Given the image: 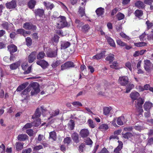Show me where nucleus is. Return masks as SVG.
Wrapping results in <instances>:
<instances>
[{
    "mask_svg": "<svg viewBox=\"0 0 153 153\" xmlns=\"http://www.w3.org/2000/svg\"><path fill=\"white\" fill-rule=\"evenodd\" d=\"M89 131L86 129H82L80 133V136L82 137H86L89 135Z\"/></svg>",
    "mask_w": 153,
    "mask_h": 153,
    "instance_id": "nucleus-22",
    "label": "nucleus"
},
{
    "mask_svg": "<svg viewBox=\"0 0 153 153\" xmlns=\"http://www.w3.org/2000/svg\"><path fill=\"white\" fill-rule=\"evenodd\" d=\"M144 3L150 6V9L151 10H153V0H144Z\"/></svg>",
    "mask_w": 153,
    "mask_h": 153,
    "instance_id": "nucleus-35",
    "label": "nucleus"
},
{
    "mask_svg": "<svg viewBox=\"0 0 153 153\" xmlns=\"http://www.w3.org/2000/svg\"><path fill=\"white\" fill-rule=\"evenodd\" d=\"M152 106V103L150 102H146L143 105V108L146 111H149Z\"/></svg>",
    "mask_w": 153,
    "mask_h": 153,
    "instance_id": "nucleus-20",
    "label": "nucleus"
},
{
    "mask_svg": "<svg viewBox=\"0 0 153 153\" xmlns=\"http://www.w3.org/2000/svg\"><path fill=\"white\" fill-rule=\"evenodd\" d=\"M152 64V62L149 60H144V68L146 71L149 72L150 71Z\"/></svg>",
    "mask_w": 153,
    "mask_h": 153,
    "instance_id": "nucleus-12",
    "label": "nucleus"
},
{
    "mask_svg": "<svg viewBox=\"0 0 153 153\" xmlns=\"http://www.w3.org/2000/svg\"><path fill=\"white\" fill-rule=\"evenodd\" d=\"M126 120L124 116H121L117 118V123L118 125L120 126H122L126 122Z\"/></svg>",
    "mask_w": 153,
    "mask_h": 153,
    "instance_id": "nucleus-16",
    "label": "nucleus"
},
{
    "mask_svg": "<svg viewBox=\"0 0 153 153\" xmlns=\"http://www.w3.org/2000/svg\"><path fill=\"white\" fill-rule=\"evenodd\" d=\"M9 24L7 22H5L1 25L3 28L6 30H8L9 29Z\"/></svg>",
    "mask_w": 153,
    "mask_h": 153,
    "instance_id": "nucleus-49",
    "label": "nucleus"
},
{
    "mask_svg": "<svg viewBox=\"0 0 153 153\" xmlns=\"http://www.w3.org/2000/svg\"><path fill=\"white\" fill-rule=\"evenodd\" d=\"M45 138L44 136L41 134H39L37 139L35 138L36 142L39 143L42 140Z\"/></svg>",
    "mask_w": 153,
    "mask_h": 153,
    "instance_id": "nucleus-54",
    "label": "nucleus"
},
{
    "mask_svg": "<svg viewBox=\"0 0 153 153\" xmlns=\"http://www.w3.org/2000/svg\"><path fill=\"white\" fill-rule=\"evenodd\" d=\"M148 143L147 144L149 145H151L153 144V137L148 138L147 139Z\"/></svg>",
    "mask_w": 153,
    "mask_h": 153,
    "instance_id": "nucleus-64",
    "label": "nucleus"
},
{
    "mask_svg": "<svg viewBox=\"0 0 153 153\" xmlns=\"http://www.w3.org/2000/svg\"><path fill=\"white\" fill-rule=\"evenodd\" d=\"M127 85V86L126 88V93H128L134 87V85L133 84L130 83L128 84Z\"/></svg>",
    "mask_w": 153,
    "mask_h": 153,
    "instance_id": "nucleus-42",
    "label": "nucleus"
},
{
    "mask_svg": "<svg viewBox=\"0 0 153 153\" xmlns=\"http://www.w3.org/2000/svg\"><path fill=\"white\" fill-rule=\"evenodd\" d=\"M112 110V108L111 107H105L103 109V114L106 116H108Z\"/></svg>",
    "mask_w": 153,
    "mask_h": 153,
    "instance_id": "nucleus-28",
    "label": "nucleus"
},
{
    "mask_svg": "<svg viewBox=\"0 0 153 153\" xmlns=\"http://www.w3.org/2000/svg\"><path fill=\"white\" fill-rule=\"evenodd\" d=\"M26 44L28 46H31L32 44V40L29 37H27L26 39Z\"/></svg>",
    "mask_w": 153,
    "mask_h": 153,
    "instance_id": "nucleus-47",
    "label": "nucleus"
},
{
    "mask_svg": "<svg viewBox=\"0 0 153 153\" xmlns=\"http://www.w3.org/2000/svg\"><path fill=\"white\" fill-rule=\"evenodd\" d=\"M71 44L69 42L62 41L61 42V49H65L68 48L70 45Z\"/></svg>",
    "mask_w": 153,
    "mask_h": 153,
    "instance_id": "nucleus-21",
    "label": "nucleus"
},
{
    "mask_svg": "<svg viewBox=\"0 0 153 153\" xmlns=\"http://www.w3.org/2000/svg\"><path fill=\"white\" fill-rule=\"evenodd\" d=\"M75 123L74 121L73 120H71L68 123V127L70 130H73L74 127Z\"/></svg>",
    "mask_w": 153,
    "mask_h": 153,
    "instance_id": "nucleus-43",
    "label": "nucleus"
},
{
    "mask_svg": "<svg viewBox=\"0 0 153 153\" xmlns=\"http://www.w3.org/2000/svg\"><path fill=\"white\" fill-rule=\"evenodd\" d=\"M35 17L38 16L40 18H43L45 16V11L42 9L38 8L36 9L34 11Z\"/></svg>",
    "mask_w": 153,
    "mask_h": 153,
    "instance_id": "nucleus-8",
    "label": "nucleus"
},
{
    "mask_svg": "<svg viewBox=\"0 0 153 153\" xmlns=\"http://www.w3.org/2000/svg\"><path fill=\"white\" fill-rule=\"evenodd\" d=\"M30 90L29 84L28 86L22 92L21 94L23 95H27L29 94Z\"/></svg>",
    "mask_w": 153,
    "mask_h": 153,
    "instance_id": "nucleus-41",
    "label": "nucleus"
},
{
    "mask_svg": "<svg viewBox=\"0 0 153 153\" xmlns=\"http://www.w3.org/2000/svg\"><path fill=\"white\" fill-rule=\"evenodd\" d=\"M36 63L43 69L47 68L49 65L48 62L44 59L38 60Z\"/></svg>",
    "mask_w": 153,
    "mask_h": 153,
    "instance_id": "nucleus-11",
    "label": "nucleus"
},
{
    "mask_svg": "<svg viewBox=\"0 0 153 153\" xmlns=\"http://www.w3.org/2000/svg\"><path fill=\"white\" fill-rule=\"evenodd\" d=\"M105 51H102L100 53L92 57V59L97 60L100 59H101L103 57L105 56Z\"/></svg>",
    "mask_w": 153,
    "mask_h": 153,
    "instance_id": "nucleus-19",
    "label": "nucleus"
},
{
    "mask_svg": "<svg viewBox=\"0 0 153 153\" xmlns=\"http://www.w3.org/2000/svg\"><path fill=\"white\" fill-rule=\"evenodd\" d=\"M116 17L118 20H121L124 19L125 15L119 12L117 14Z\"/></svg>",
    "mask_w": 153,
    "mask_h": 153,
    "instance_id": "nucleus-44",
    "label": "nucleus"
},
{
    "mask_svg": "<svg viewBox=\"0 0 153 153\" xmlns=\"http://www.w3.org/2000/svg\"><path fill=\"white\" fill-rule=\"evenodd\" d=\"M49 138L54 141H56L57 138L56 132L55 131H53L50 132Z\"/></svg>",
    "mask_w": 153,
    "mask_h": 153,
    "instance_id": "nucleus-36",
    "label": "nucleus"
},
{
    "mask_svg": "<svg viewBox=\"0 0 153 153\" xmlns=\"http://www.w3.org/2000/svg\"><path fill=\"white\" fill-rule=\"evenodd\" d=\"M146 24L147 26V28L148 29H149L153 26V23L150 22L149 20H148L146 22Z\"/></svg>",
    "mask_w": 153,
    "mask_h": 153,
    "instance_id": "nucleus-57",
    "label": "nucleus"
},
{
    "mask_svg": "<svg viewBox=\"0 0 153 153\" xmlns=\"http://www.w3.org/2000/svg\"><path fill=\"white\" fill-rule=\"evenodd\" d=\"M109 128L107 124H102L100 125L99 129L102 131H105Z\"/></svg>",
    "mask_w": 153,
    "mask_h": 153,
    "instance_id": "nucleus-32",
    "label": "nucleus"
},
{
    "mask_svg": "<svg viewBox=\"0 0 153 153\" xmlns=\"http://www.w3.org/2000/svg\"><path fill=\"white\" fill-rule=\"evenodd\" d=\"M85 7H80L79 8L78 12L81 17L85 16Z\"/></svg>",
    "mask_w": 153,
    "mask_h": 153,
    "instance_id": "nucleus-38",
    "label": "nucleus"
},
{
    "mask_svg": "<svg viewBox=\"0 0 153 153\" xmlns=\"http://www.w3.org/2000/svg\"><path fill=\"white\" fill-rule=\"evenodd\" d=\"M58 49L53 51L51 49L49 50L46 53L47 56L50 58L55 57L57 56V51Z\"/></svg>",
    "mask_w": 153,
    "mask_h": 153,
    "instance_id": "nucleus-10",
    "label": "nucleus"
},
{
    "mask_svg": "<svg viewBox=\"0 0 153 153\" xmlns=\"http://www.w3.org/2000/svg\"><path fill=\"white\" fill-rule=\"evenodd\" d=\"M32 152L31 148H29L23 149L22 151V153H30Z\"/></svg>",
    "mask_w": 153,
    "mask_h": 153,
    "instance_id": "nucleus-62",
    "label": "nucleus"
},
{
    "mask_svg": "<svg viewBox=\"0 0 153 153\" xmlns=\"http://www.w3.org/2000/svg\"><path fill=\"white\" fill-rule=\"evenodd\" d=\"M133 136L132 134L129 132H127L125 134H123V137L126 139H128Z\"/></svg>",
    "mask_w": 153,
    "mask_h": 153,
    "instance_id": "nucleus-45",
    "label": "nucleus"
},
{
    "mask_svg": "<svg viewBox=\"0 0 153 153\" xmlns=\"http://www.w3.org/2000/svg\"><path fill=\"white\" fill-rule=\"evenodd\" d=\"M75 66L74 63L71 61H67L61 66V70H64L68 69L70 68H74Z\"/></svg>",
    "mask_w": 153,
    "mask_h": 153,
    "instance_id": "nucleus-5",
    "label": "nucleus"
},
{
    "mask_svg": "<svg viewBox=\"0 0 153 153\" xmlns=\"http://www.w3.org/2000/svg\"><path fill=\"white\" fill-rule=\"evenodd\" d=\"M116 42L117 44L120 46L124 47L126 45V43L123 42L119 39L117 40Z\"/></svg>",
    "mask_w": 153,
    "mask_h": 153,
    "instance_id": "nucleus-51",
    "label": "nucleus"
},
{
    "mask_svg": "<svg viewBox=\"0 0 153 153\" xmlns=\"http://www.w3.org/2000/svg\"><path fill=\"white\" fill-rule=\"evenodd\" d=\"M33 126V123H28L25 125L23 127V129H26L31 128Z\"/></svg>",
    "mask_w": 153,
    "mask_h": 153,
    "instance_id": "nucleus-56",
    "label": "nucleus"
},
{
    "mask_svg": "<svg viewBox=\"0 0 153 153\" xmlns=\"http://www.w3.org/2000/svg\"><path fill=\"white\" fill-rule=\"evenodd\" d=\"M117 64L118 63L116 61H114L112 64L110 65V67L111 68L117 69H118Z\"/></svg>",
    "mask_w": 153,
    "mask_h": 153,
    "instance_id": "nucleus-52",
    "label": "nucleus"
},
{
    "mask_svg": "<svg viewBox=\"0 0 153 153\" xmlns=\"http://www.w3.org/2000/svg\"><path fill=\"white\" fill-rule=\"evenodd\" d=\"M123 147V143L121 142L120 144L114 149L113 153H122L121 150Z\"/></svg>",
    "mask_w": 153,
    "mask_h": 153,
    "instance_id": "nucleus-29",
    "label": "nucleus"
},
{
    "mask_svg": "<svg viewBox=\"0 0 153 153\" xmlns=\"http://www.w3.org/2000/svg\"><path fill=\"white\" fill-rule=\"evenodd\" d=\"M71 137L74 142L78 143L79 142L78 134L76 133H74L71 135Z\"/></svg>",
    "mask_w": 153,
    "mask_h": 153,
    "instance_id": "nucleus-27",
    "label": "nucleus"
},
{
    "mask_svg": "<svg viewBox=\"0 0 153 153\" xmlns=\"http://www.w3.org/2000/svg\"><path fill=\"white\" fill-rule=\"evenodd\" d=\"M125 66L127 67L131 71H132V68H131V63L130 62H128L126 63Z\"/></svg>",
    "mask_w": 153,
    "mask_h": 153,
    "instance_id": "nucleus-60",
    "label": "nucleus"
},
{
    "mask_svg": "<svg viewBox=\"0 0 153 153\" xmlns=\"http://www.w3.org/2000/svg\"><path fill=\"white\" fill-rule=\"evenodd\" d=\"M21 67L22 69L25 71L23 73V74H28L31 72V66H29L27 70L28 67L27 63H22L21 65Z\"/></svg>",
    "mask_w": 153,
    "mask_h": 153,
    "instance_id": "nucleus-9",
    "label": "nucleus"
},
{
    "mask_svg": "<svg viewBox=\"0 0 153 153\" xmlns=\"http://www.w3.org/2000/svg\"><path fill=\"white\" fill-rule=\"evenodd\" d=\"M36 52H32L28 56V59L29 63L33 62L36 59Z\"/></svg>",
    "mask_w": 153,
    "mask_h": 153,
    "instance_id": "nucleus-17",
    "label": "nucleus"
},
{
    "mask_svg": "<svg viewBox=\"0 0 153 153\" xmlns=\"http://www.w3.org/2000/svg\"><path fill=\"white\" fill-rule=\"evenodd\" d=\"M134 14L136 17L140 19L143 15V12L141 10L137 9L135 11Z\"/></svg>",
    "mask_w": 153,
    "mask_h": 153,
    "instance_id": "nucleus-24",
    "label": "nucleus"
},
{
    "mask_svg": "<svg viewBox=\"0 0 153 153\" xmlns=\"http://www.w3.org/2000/svg\"><path fill=\"white\" fill-rule=\"evenodd\" d=\"M59 110L57 109L55 111H53L52 112V114H51V116L49 118V119L50 118H51L53 117L56 116L59 114Z\"/></svg>",
    "mask_w": 153,
    "mask_h": 153,
    "instance_id": "nucleus-46",
    "label": "nucleus"
},
{
    "mask_svg": "<svg viewBox=\"0 0 153 153\" xmlns=\"http://www.w3.org/2000/svg\"><path fill=\"white\" fill-rule=\"evenodd\" d=\"M106 39L108 44L111 47H116V45L114 40L109 36H107Z\"/></svg>",
    "mask_w": 153,
    "mask_h": 153,
    "instance_id": "nucleus-25",
    "label": "nucleus"
},
{
    "mask_svg": "<svg viewBox=\"0 0 153 153\" xmlns=\"http://www.w3.org/2000/svg\"><path fill=\"white\" fill-rule=\"evenodd\" d=\"M132 100L134 102V104L136 107L142 106L144 101V99L140 96H131Z\"/></svg>",
    "mask_w": 153,
    "mask_h": 153,
    "instance_id": "nucleus-3",
    "label": "nucleus"
},
{
    "mask_svg": "<svg viewBox=\"0 0 153 153\" xmlns=\"http://www.w3.org/2000/svg\"><path fill=\"white\" fill-rule=\"evenodd\" d=\"M88 123L89 126L90 127L92 128H94L95 127V125L92 120L90 119H89L88 120Z\"/></svg>",
    "mask_w": 153,
    "mask_h": 153,
    "instance_id": "nucleus-53",
    "label": "nucleus"
},
{
    "mask_svg": "<svg viewBox=\"0 0 153 153\" xmlns=\"http://www.w3.org/2000/svg\"><path fill=\"white\" fill-rule=\"evenodd\" d=\"M90 28V27L88 24H85L83 25L82 27V31L85 33H87L88 30Z\"/></svg>",
    "mask_w": 153,
    "mask_h": 153,
    "instance_id": "nucleus-39",
    "label": "nucleus"
},
{
    "mask_svg": "<svg viewBox=\"0 0 153 153\" xmlns=\"http://www.w3.org/2000/svg\"><path fill=\"white\" fill-rule=\"evenodd\" d=\"M31 89V96L37 95L40 91V85L39 83L35 82L30 84Z\"/></svg>",
    "mask_w": 153,
    "mask_h": 153,
    "instance_id": "nucleus-1",
    "label": "nucleus"
},
{
    "mask_svg": "<svg viewBox=\"0 0 153 153\" xmlns=\"http://www.w3.org/2000/svg\"><path fill=\"white\" fill-rule=\"evenodd\" d=\"M5 147L4 144H2L0 146V153H5Z\"/></svg>",
    "mask_w": 153,
    "mask_h": 153,
    "instance_id": "nucleus-58",
    "label": "nucleus"
},
{
    "mask_svg": "<svg viewBox=\"0 0 153 153\" xmlns=\"http://www.w3.org/2000/svg\"><path fill=\"white\" fill-rule=\"evenodd\" d=\"M43 4L45 7L46 9L48 10L50 9L51 10L54 7L53 4L51 3L48 1H44L43 2Z\"/></svg>",
    "mask_w": 153,
    "mask_h": 153,
    "instance_id": "nucleus-18",
    "label": "nucleus"
},
{
    "mask_svg": "<svg viewBox=\"0 0 153 153\" xmlns=\"http://www.w3.org/2000/svg\"><path fill=\"white\" fill-rule=\"evenodd\" d=\"M26 133L30 136H32L33 134V131L32 129H28L26 131Z\"/></svg>",
    "mask_w": 153,
    "mask_h": 153,
    "instance_id": "nucleus-63",
    "label": "nucleus"
},
{
    "mask_svg": "<svg viewBox=\"0 0 153 153\" xmlns=\"http://www.w3.org/2000/svg\"><path fill=\"white\" fill-rule=\"evenodd\" d=\"M104 9L101 7L98 8L96 10V12L98 16L102 15L104 14Z\"/></svg>",
    "mask_w": 153,
    "mask_h": 153,
    "instance_id": "nucleus-34",
    "label": "nucleus"
},
{
    "mask_svg": "<svg viewBox=\"0 0 153 153\" xmlns=\"http://www.w3.org/2000/svg\"><path fill=\"white\" fill-rule=\"evenodd\" d=\"M114 59V55L111 53L108 54L105 58V60L109 62V63L112 62Z\"/></svg>",
    "mask_w": 153,
    "mask_h": 153,
    "instance_id": "nucleus-26",
    "label": "nucleus"
},
{
    "mask_svg": "<svg viewBox=\"0 0 153 153\" xmlns=\"http://www.w3.org/2000/svg\"><path fill=\"white\" fill-rule=\"evenodd\" d=\"M23 27L27 30H34L36 29V27L35 25L29 22H25L23 25Z\"/></svg>",
    "mask_w": 153,
    "mask_h": 153,
    "instance_id": "nucleus-7",
    "label": "nucleus"
},
{
    "mask_svg": "<svg viewBox=\"0 0 153 153\" xmlns=\"http://www.w3.org/2000/svg\"><path fill=\"white\" fill-rule=\"evenodd\" d=\"M71 141V138L70 137H67L64 139V143H67L68 144H69Z\"/></svg>",
    "mask_w": 153,
    "mask_h": 153,
    "instance_id": "nucleus-59",
    "label": "nucleus"
},
{
    "mask_svg": "<svg viewBox=\"0 0 153 153\" xmlns=\"http://www.w3.org/2000/svg\"><path fill=\"white\" fill-rule=\"evenodd\" d=\"M58 20L56 23L57 28L61 29L68 26V23L66 20L65 17L60 16L58 18Z\"/></svg>",
    "mask_w": 153,
    "mask_h": 153,
    "instance_id": "nucleus-2",
    "label": "nucleus"
},
{
    "mask_svg": "<svg viewBox=\"0 0 153 153\" xmlns=\"http://www.w3.org/2000/svg\"><path fill=\"white\" fill-rule=\"evenodd\" d=\"M72 104L74 106L78 107L82 106V104L79 101H75L72 103Z\"/></svg>",
    "mask_w": 153,
    "mask_h": 153,
    "instance_id": "nucleus-55",
    "label": "nucleus"
},
{
    "mask_svg": "<svg viewBox=\"0 0 153 153\" xmlns=\"http://www.w3.org/2000/svg\"><path fill=\"white\" fill-rule=\"evenodd\" d=\"M19 66V65L18 62H15L10 65V68L12 70H16Z\"/></svg>",
    "mask_w": 153,
    "mask_h": 153,
    "instance_id": "nucleus-40",
    "label": "nucleus"
},
{
    "mask_svg": "<svg viewBox=\"0 0 153 153\" xmlns=\"http://www.w3.org/2000/svg\"><path fill=\"white\" fill-rule=\"evenodd\" d=\"M120 35L122 37L128 40H129L130 39V37L126 35L125 33H123V32H121L120 33Z\"/></svg>",
    "mask_w": 153,
    "mask_h": 153,
    "instance_id": "nucleus-61",
    "label": "nucleus"
},
{
    "mask_svg": "<svg viewBox=\"0 0 153 153\" xmlns=\"http://www.w3.org/2000/svg\"><path fill=\"white\" fill-rule=\"evenodd\" d=\"M32 123L33 126H37L41 124V120L40 119H37L36 120H34V121Z\"/></svg>",
    "mask_w": 153,
    "mask_h": 153,
    "instance_id": "nucleus-50",
    "label": "nucleus"
},
{
    "mask_svg": "<svg viewBox=\"0 0 153 153\" xmlns=\"http://www.w3.org/2000/svg\"><path fill=\"white\" fill-rule=\"evenodd\" d=\"M5 6L7 8L14 9L16 7V2L14 0H12L10 2L6 3Z\"/></svg>",
    "mask_w": 153,
    "mask_h": 153,
    "instance_id": "nucleus-14",
    "label": "nucleus"
},
{
    "mask_svg": "<svg viewBox=\"0 0 153 153\" xmlns=\"http://www.w3.org/2000/svg\"><path fill=\"white\" fill-rule=\"evenodd\" d=\"M36 4L35 0H30L28 3L27 5L29 8L32 9L34 8Z\"/></svg>",
    "mask_w": 153,
    "mask_h": 153,
    "instance_id": "nucleus-31",
    "label": "nucleus"
},
{
    "mask_svg": "<svg viewBox=\"0 0 153 153\" xmlns=\"http://www.w3.org/2000/svg\"><path fill=\"white\" fill-rule=\"evenodd\" d=\"M28 85L29 83L27 82L24 83L18 87L16 91H20L24 89Z\"/></svg>",
    "mask_w": 153,
    "mask_h": 153,
    "instance_id": "nucleus-23",
    "label": "nucleus"
},
{
    "mask_svg": "<svg viewBox=\"0 0 153 153\" xmlns=\"http://www.w3.org/2000/svg\"><path fill=\"white\" fill-rule=\"evenodd\" d=\"M28 136L26 134H20L18 135L17 139L19 141H25L27 139Z\"/></svg>",
    "mask_w": 153,
    "mask_h": 153,
    "instance_id": "nucleus-30",
    "label": "nucleus"
},
{
    "mask_svg": "<svg viewBox=\"0 0 153 153\" xmlns=\"http://www.w3.org/2000/svg\"><path fill=\"white\" fill-rule=\"evenodd\" d=\"M45 111V109L44 108V107L41 106L38 107L36 110L35 113L33 115L32 118L34 119L39 117L41 114V111L43 112Z\"/></svg>",
    "mask_w": 153,
    "mask_h": 153,
    "instance_id": "nucleus-6",
    "label": "nucleus"
},
{
    "mask_svg": "<svg viewBox=\"0 0 153 153\" xmlns=\"http://www.w3.org/2000/svg\"><path fill=\"white\" fill-rule=\"evenodd\" d=\"M60 60H56L55 62H53L51 65L52 67L53 68H56L57 66L59 65L60 64Z\"/></svg>",
    "mask_w": 153,
    "mask_h": 153,
    "instance_id": "nucleus-48",
    "label": "nucleus"
},
{
    "mask_svg": "<svg viewBox=\"0 0 153 153\" xmlns=\"http://www.w3.org/2000/svg\"><path fill=\"white\" fill-rule=\"evenodd\" d=\"M7 48L8 51L10 52V54L16 52L17 50V47L14 44L8 45Z\"/></svg>",
    "mask_w": 153,
    "mask_h": 153,
    "instance_id": "nucleus-13",
    "label": "nucleus"
},
{
    "mask_svg": "<svg viewBox=\"0 0 153 153\" xmlns=\"http://www.w3.org/2000/svg\"><path fill=\"white\" fill-rule=\"evenodd\" d=\"M24 144V143L16 142L15 144L16 149L17 151L20 150L22 149L23 148Z\"/></svg>",
    "mask_w": 153,
    "mask_h": 153,
    "instance_id": "nucleus-37",
    "label": "nucleus"
},
{
    "mask_svg": "<svg viewBox=\"0 0 153 153\" xmlns=\"http://www.w3.org/2000/svg\"><path fill=\"white\" fill-rule=\"evenodd\" d=\"M118 83L122 86H126L129 82L128 76H120L118 80Z\"/></svg>",
    "mask_w": 153,
    "mask_h": 153,
    "instance_id": "nucleus-4",
    "label": "nucleus"
},
{
    "mask_svg": "<svg viewBox=\"0 0 153 153\" xmlns=\"http://www.w3.org/2000/svg\"><path fill=\"white\" fill-rule=\"evenodd\" d=\"M45 56V54L43 51H41L39 52L36 55L37 59L39 60H41L43 59Z\"/></svg>",
    "mask_w": 153,
    "mask_h": 153,
    "instance_id": "nucleus-33",
    "label": "nucleus"
},
{
    "mask_svg": "<svg viewBox=\"0 0 153 153\" xmlns=\"http://www.w3.org/2000/svg\"><path fill=\"white\" fill-rule=\"evenodd\" d=\"M135 6L139 9H145V5L143 1L138 0L134 3Z\"/></svg>",
    "mask_w": 153,
    "mask_h": 153,
    "instance_id": "nucleus-15",
    "label": "nucleus"
}]
</instances>
